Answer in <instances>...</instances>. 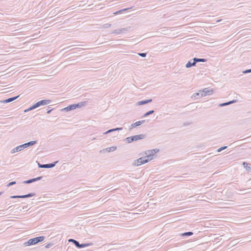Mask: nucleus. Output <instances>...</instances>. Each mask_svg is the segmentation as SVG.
Returning a JSON list of instances; mask_svg holds the SVG:
<instances>
[{
	"instance_id": "1",
	"label": "nucleus",
	"mask_w": 251,
	"mask_h": 251,
	"mask_svg": "<svg viewBox=\"0 0 251 251\" xmlns=\"http://www.w3.org/2000/svg\"><path fill=\"white\" fill-rule=\"evenodd\" d=\"M36 143H37V141H31L28 142L27 143H25L24 144H22L19 146H17L16 148L13 149L11 151V153H14L16 152L20 151L26 148L33 146V145H35Z\"/></svg>"
},
{
	"instance_id": "2",
	"label": "nucleus",
	"mask_w": 251,
	"mask_h": 251,
	"mask_svg": "<svg viewBox=\"0 0 251 251\" xmlns=\"http://www.w3.org/2000/svg\"><path fill=\"white\" fill-rule=\"evenodd\" d=\"M45 238V237L44 236H39L37 237H35L32 239L28 240L27 241L25 242L24 245V246H28L30 245H35L38 243H40L43 241Z\"/></svg>"
},
{
	"instance_id": "3",
	"label": "nucleus",
	"mask_w": 251,
	"mask_h": 251,
	"mask_svg": "<svg viewBox=\"0 0 251 251\" xmlns=\"http://www.w3.org/2000/svg\"><path fill=\"white\" fill-rule=\"evenodd\" d=\"M145 137L146 135L145 134H141L126 137L125 140H126L128 143H130L133 141H136L137 140L143 139Z\"/></svg>"
},
{
	"instance_id": "4",
	"label": "nucleus",
	"mask_w": 251,
	"mask_h": 251,
	"mask_svg": "<svg viewBox=\"0 0 251 251\" xmlns=\"http://www.w3.org/2000/svg\"><path fill=\"white\" fill-rule=\"evenodd\" d=\"M69 242H72L74 245L78 249L83 248L86 247L92 246L93 244L92 243L79 244V242L74 239H70L68 240Z\"/></svg>"
},
{
	"instance_id": "5",
	"label": "nucleus",
	"mask_w": 251,
	"mask_h": 251,
	"mask_svg": "<svg viewBox=\"0 0 251 251\" xmlns=\"http://www.w3.org/2000/svg\"><path fill=\"white\" fill-rule=\"evenodd\" d=\"M147 162H148V160L146 159V157L144 156L135 160L132 164L134 166H139Z\"/></svg>"
},
{
	"instance_id": "6",
	"label": "nucleus",
	"mask_w": 251,
	"mask_h": 251,
	"mask_svg": "<svg viewBox=\"0 0 251 251\" xmlns=\"http://www.w3.org/2000/svg\"><path fill=\"white\" fill-rule=\"evenodd\" d=\"M201 93V97H205L207 95H211L213 93L214 90L212 89H209L208 88H204L202 90H200Z\"/></svg>"
},
{
	"instance_id": "7",
	"label": "nucleus",
	"mask_w": 251,
	"mask_h": 251,
	"mask_svg": "<svg viewBox=\"0 0 251 251\" xmlns=\"http://www.w3.org/2000/svg\"><path fill=\"white\" fill-rule=\"evenodd\" d=\"M58 162V161H55L54 162L49 163V164H41L40 163L38 164V166L39 168H51L54 167L56 164Z\"/></svg>"
},
{
	"instance_id": "8",
	"label": "nucleus",
	"mask_w": 251,
	"mask_h": 251,
	"mask_svg": "<svg viewBox=\"0 0 251 251\" xmlns=\"http://www.w3.org/2000/svg\"><path fill=\"white\" fill-rule=\"evenodd\" d=\"M130 29V27H126L125 28H122L121 29H115L112 32V33L115 34H120L124 33Z\"/></svg>"
},
{
	"instance_id": "9",
	"label": "nucleus",
	"mask_w": 251,
	"mask_h": 251,
	"mask_svg": "<svg viewBox=\"0 0 251 251\" xmlns=\"http://www.w3.org/2000/svg\"><path fill=\"white\" fill-rule=\"evenodd\" d=\"M151 150H148L145 152V154L146 155V158L148 160V162L153 159L154 154L150 152Z\"/></svg>"
},
{
	"instance_id": "10",
	"label": "nucleus",
	"mask_w": 251,
	"mask_h": 251,
	"mask_svg": "<svg viewBox=\"0 0 251 251\" xmlns=\"http://www.w3.org/2000/svg\"><path fill=\"white\" fill-rule=\"evenodd\" d=\"M42 178H43L42 176H39V177H37L36 178H33L28 179L27 180H25L23 182V183L25 184L31 183L34 182L35 181L40 180L42 179Z\"/></svg>"
},
{
	"instance_id": "11",
	"label": "nucleus",
	"mask_w": 251,
	"mask_h": 251,
	"mask_svg": "<svg viewBox=\"0 0 251 251\" xmlns=\"http://www.w3.org/2000/svg\"><path fill=\"white\" fill-rule=\"evenodd\" d=\"M19 96H20V95L17 96H15V97H14L10 98L4 100H0V102H1V103H8V102H10L13 101V100H16Z\"/></svg>"
},
{
	"instance_id": "12",
	"label": "nucleus",
	"mask_w": 251,
	"mask_h": 251,
	"mask_svg": "<svg viewBox=\"0 0 251 251\" xmlns=\"http://www.w3.org/2000/svg\"><path fill=\"white\" fill-rule=\"evenodd\" d=\"M196 62L194 60V58L192 60L189 61L186 64L185 67L187 68H189L191 67L195 66L196 64Z\"/></svg>"
},
{
	"instance_id": "13",
	"label": "nucleus",
	"mask_w": 251,
	"mask_h": 251,
	"mask_svg": "<svg viewBox=\"0 0 251 251\" xmlns=\"http://www.w3.org/2000/svg\"><path fill=\"white\" fill-rule=\"evenodd\" d=\"M38 102L39 106H42V105H45L50 104L51 100H40Z\"/></svg>"
},
{
	"instance_id": "14",
	"label": "nucleus",
	"mask_w": 251,
	"mask_h": 251,
	"mask_svg": "<svg viewBox=\"0 0 251 251\" xmlns=\"http://www.w3.org/2000/svg\"><path fill=\"white\" fill-rule=\"evenodd\" d=\"M145 122V120L137 121V122H135V123L132 124L131 125V126L132 128L137 127L138 126L141 125L142 124L144 123Z\"/></svg>"
},
{
	"instance_id": "15",
	"label": "nucleus",
	"mask_w": 251,
	"mask_h": 251,
	"mask_svg": "<svg viewBox=\"0 0 251 251\" xmlns=\"http://www.w3.org/2000/svg\"><path fill=\"white\" fill-rule=\"evenodd\" d=\"M76 109L75 108V104L69 105V106L66 107L64 108L63 110L66 111H69L72 110H74Z\"/></svg>"
},
{
	"instance_id": "16",
	"label": "nucleus",
	"mask_w": 251,
	"mask_h": 251,
	"mask_svg": "<svg viewBox=\"0 0 251 251\" xmlns=\"http://www.w3.org/2000/svg\"><path fill=\"white\" fill-rule=\"evenodd\" d=\"M151 101H152V99H149V100L139 101L137 102V104L138 105H143V104H147V103H150V102H151Z\"/></svg>"
},
{
	"instance_id": "17",
	"label": "nucleus",
	"mask_w": 251,
	"mask_h": 251,
	"mask_svg": "<svg viewBox=\"0 0 251 251\" xmlns=\"http://www.w3.org/2000/svg\"><path fill=\"white\" fill-rule=\"evenodd\" d=\"M86 101H82L80 102H78L77 103H75V108H80L85 106L86 105Z\"/></svg>"
},
{
	"instance_id": "18",
	"label": "nucleus",
	"mask_w": 251,
	"mask_h": 251,
	"mask_svg": "<svg viewBox=\"0 0 251 251\" xmlns=\"http://www.w3.org/2000/svg\"><path fill=\"white\" fill-rule=\"evenodd\" d=\"M117 149V147L116 146H112L109 148H107L104 149V151L106 152H110L111 151H113Z\"/></svg>"
},
{
	"instance_id": "19",
	"label": "nucleus",
	"mask_w": 251,
	"mask_h": 251,
	"mask_svg": "<svg viewBox=\"0 0 251 251\" xmlns=\"http://www.w3.org/2000/svg\"><path fill=\"white\" fill-rule=\"evenodd\" d=\"M194 60H195V61L196 63H198V62H206L207 61V59H205V58H198L195 57L194 58Z\"/></svg>"
},
{
	"instance_id": "20",
	"label": "nucleus",
	"mask_w": 251,
	"mask_h": 251,
	"mask_svg": "<svg viewBox=\"0 0 251 251\" xmlns=\"http://www.w3.org/2000/svg\"><path fill=\"white\" fill-rule=\"evenodd\" d=\"M193 232H191V231H188V232H184V233H181L180 234L181 236L182 237H184V236H191L192 235H193Z\"/></svg>"
},
{
	"instance_id": "21",
	"label": "nucleus",
	"mask_w": 251,
	"mask_h": 251,
	"mask_svg": "<svg viewBox=\"0 0 251 251\" xmlns=\"http://www.w3.org/2000/svg\"><path fill=\"white\" fill-rule=\"evenodd\" d=\"M154 110H150V111H149L148 112H147L146 113H145L143 116H142V117H147L148 116L150 115H151L152 114H153L154 113Z\"/></svg>"
},
{
	"instance_id": "22",
	"label": "nucleus",
	"mask_w": 251,
	"mask_h": 251,
	"mask_svg": "<svg viewBox=\"0 0 251 251\" xmlns=\"http://www.w3.org/2000/svg\"><path fill=\"white\" fill-rule=\"evenodd\" d=\"M201 93L200 92H198V93H195L193 95L192 97H194L196 99H197L201 97Z\"/></svg>"
},
{
	"instance_id": "23",
	"label": "nucleus",
	"mask_w": 251,
	"mask_h": 251,
	"mask_svg": "<svg viewBox=\"0 0 251 251\" xmlns=\"http://www.w3.org/2000/svg\"><path fill=\"white\" fill-rule=\"evenodd\" d=\"M129 8H125V9H121V10H120L119 11H117L115 12H114L113 14L114 15H117V14H120L121 13H122L124 11H126L127 10H128Z\"/></svg>"
},
{
	"instance_id": "24",
	"label": "nucleus",
	"mask_w": 251,
	"mask_h": 251,
	"mask_svg": "<svg viewBox=\"0 0 251 251\" xmlns=\"http://www.w3.org/2000/svg\"><path fill=\"white\" fill-rule=\"evenodd\" d=\"M35 195V194L34 193H30L26 195H25V198H26L32 197L33 196H34Z\"/></svg>"
},
{
	"instance_id": "25",
	"label": "nucleus",
	"mask_w": 251,
	"mask_h": 251,
	"mask_svg": "<svg viewBox=\"0 0 251 251\" xmlns=\"http://www.w3.org/2000/svg\"><path fill=\"white\" fill-rule=\"evenodd\" d=\"M39 103H38V102H37L36 103H34V104H33L31 107V108L32 109H35L38 107H39Z\"/></svg>"
},
{
	"instance_id": "26",
	"label": "nucleus",
	"mask_w": 251,
	"mask_h": 251,
	"mask_svg": "<svg viewBox=\"0 0 251 251\" xmlns=\"http://www.w3.org/2000/svg\"><path fill=\"white\" fill-rule=\"evenodd\" d=\"M39 103H38V102H37L36 103H34V104H33L31 107V108L32 109H35L38 107H39Z\"/></svg>"
},
{
	"instance_id": "27",
	"label": "nucleus",
	"mask_w": 251,
	"mask_h": 251,
	"mask_svg": "<svg viewBox=\"0 0 251 251\" xmlns=\"http://www.w3.org/2000/svg\"><path fill=\"white\" fill-rule=\"evenodd\" d=\"M39 103H38V102H37L36 103H34V104H33L31 107V108L32 109H35L38 107H39Z\"/></svg>"
},
{
	"instance_id": "28",
	"label": "nucleus",
	"mask_w": 251,
	"mask_h": 251,
	"mask_svg": "<svg viewBox=\"0 0 251 251\" xmlns=\"http://www.w3.org/2000/svg\"><path fill=\"white\" fill-rule=\"evenodd\" d=\"M39 103H38V102H37L36 103H34V104H33L31 107V108L32 109H35L38 107H39Z\"/></svg>"
},
{
	"instance_id": "29",
	"label": "nucleus",
	"mask_w": 251,
	"mask_h": 251,
	"mask_svg": "<svg viewBox=\"0 0 251 251\" xmlns=\"http://www.w3.org/2000/svg\"><path fill=\"white\" fill-rule=\"evenodd\" d=\"M159 151V150L157 149H155L151 150L150 152H151L152 153L154 154L155 155V153L158 152Z\"/></svg>"
},
{
	"instance_id": "30",
	"label": "nucleus",
	"mask_w": 251,
	"mask_h": 251,
	"mask_svg": "<svg viewBox=\"0 0 251 251\" xmlns=\"http://www.w3.org/2000/svg\"><path fill=\"white\" fill-rule=\"evenodd\" d=\"M227 148V146H224V147H221L220 148L218 149L217 150V151L218 152H220L221 151H222L226 149Z\"/></svg>"
},
{
	"instance_id": "31",
	"label": "nucleus",
	"mask_w": 251,
	"mask_h": 251,
	"mask_svg": "<svg viewBox=\"0 0 251 251\" xmlns=\"http://www.w3.org/2000/svg\"><path fill=\"white\" fill-rule=\"evenodd\" d=\"M16 183V181H11L10 182H9V183H8L7 184V187H10L14 184H15Z\"/></svg>"
},
{
	"instance_id": "32",
	"label": "nucleus",
	"mask_w": 251,
	"mask_h": 251,
	"mask_svg": "<svg viewBox=\"0 0 251 251\" xmlns=\"http://www.w3.org/2000/svg\"><path fill=\"white\" fill-rule=\"evenodd\" d=\"M138 54L142 57H145L147 56V53H138Z\"/></svg>"
},
{
	"instance_id": "33",
	"label": "nucleus",
	"mask_w": 251,
	"mask_h": 251,
	"mask_svg": "<svg viewBox=\"0 0 251 251\" xmlns=\"http://www.w3.org/2000/svg\"><path fill=\"white\" fill-rule=\"evenodd\" d=\"M111 26V24H109V23L105 24L103 25V27H104V28H108V27H110Z\"/></svg>"
},
{
	"instance_id": "34",
	"label": "nucleus",
	"mask_w": 251,
	"mask_h": 251,
	"mask_svg": "<svg viewBox=\"0 0 251 251\" xmlns=\"http://www.w3.org/2000/svg\"><path fill=\"white\" fill-rule=\"evenodd\" d=\"M250 73H251V69L246 70L243 72V73L244 74H248Z\"/></svg>"
},
{
	"instance_id": "35",
	"label": "nucleus",
	"mask_w": 251,
	"mask_h": 251,
	"mask_svg": "<svg viewBox=\"0 0 251 251\" xmlns=\"http://www.w3.org/2000/svg\"><path fill=\"white\" fill-rule=\"evenodd\" d=\"M236 101V100H231V101H229L228 102H226V103L227 104V105H229V104H232V103H233L234 102H235Z\"/></svg>"
},
{
	"instance_id": "36",
	"label": "nucleus",
	"mask_w": 251,
	"mask_h": 251,
	"mask_svg": "<svg viewBox=\"0 0 251 251\" xmlns=\"http://www.w3.org/2000/svg\"><path fill=\"white\" fill-rule=\"evenodd\" d=\"M226 105H228L226 103V102H224V103H220L219 105V107H223V106H226Z\"/></svg>"
},
{
	"instance_id": "37",
	"label": "nucleus",
	"mask_w": 251,
	"mask_h": 251,
	"mask_svg": "<svg viewBox=\"0 0 251 251\" xmlns=\"http://www.w3.org/2000/svg\"><path fill=\"white\" fill-rule=\"evenodd\" d=\"M52 246H53V244H52V243H49V244H48L45 246V248H50V247H51Z\"/></svg>"
},
{
	"instance_id": "38",
	"label": "nucleus",
	"mask_w": 251,
	"mask_h": 251,
	"mask_svg": "<svg viewBox=\"0 0 251 251\" xmlns=\"http://www.w3.org/2000/svg\"><path fill=\"white\" fill-rule=\"evenodd\" d=\"M52 110L53 109H51L50 107H48L47 113L50 114Z\"/></svg>"
},
{
	"instance_id": "39",
	"label": "nucleus",
	"mask_w": 251,
	"mask_h": 251,
	"mask_svg": "<svg viewBox=\"0 0 251 251\" xmlns=\"http://www.w3.org/2000/svg\"><path fill=\"white\" fill-rule=\"evenodd\" d=\"M246 170L249 172H251V168L248 165L245 168Z\"/></svg>"
},
{
	"instance_id": "40",
	"label": "nucleus",
	"mask_w": 251,
	"mask_h": 251,
	"mask_svg": "<svg viewBox=\"0 0 251 251\" xmlns=\"http://www.w3.org/2000/svg\"><path fill=\"white\" fill-rule=\"evenodd\" d=\"M242 164L245 168L249 165L246 162H243Z\"/></svg>"
},
{
	"instance_id": "41",
	"label": "nucleus",
	"mask_w": 251,
	"mask_h": 251,
	"mask_svg": "<svg viewBox=\"0 0 251 251\" xmlns=\"http://www.w3.org/2000/svg\"><path fill=\"white\" fill-rule=\"evenodd\" d=\"M114 129H115V131H119V130H122L123 128L122 127H117V128H114Z\"/></svg>"
},
{
	"instance_id": "42",
	"label": "nucleus",
	"mask_w": 251,
	"mask_h": 251,
	"mask_svg": "<svg viewBox=\"0 0 251 251\" xmlns=\"http://www.w3.org/2000/svg\"><path fill=\"white\" fill-rule=\"evenodd\" d=\"M18 198H25V195H18Z\"/></svg>"
},
{
	"instance_id": "43",
	"label": "nucleus",
	"mask_w": 251,
	"mask_h": 251,
	"mask_svg": "<svg viewBox=\"0 0 251 251\" xmlns=\"http://www.w3.org/2000/svg\"><path fill=\"white\" fill-rule=\"evenodd\" d=\"M10 198L11 199H16V198H18V195H16V196H12L10 197Z\"/></svg>"
},
{
	"instance_id": "44",
	"label": "nucleus",
	"mask_w": 251,
	"mask_h": 251,
	"mask_svg": "<svg viewBox=\"0 0 251 251\" xmlns=\"http://www.w3.org/2000/svg\"><path fill=\"white\" fill-rule=\"evenodd\" d=\"M110 129L108 130L107 131H106L105 132H104L103 134H106L107 133H110L111 132L110 131Z\"/></svg>"
},
{
	"instance_id": "45",
	"label": "nucleus",
	"mask_w": 251,
	"mask_h": 251,
	"mask_svg": "<svg viewBox=\"0 0 251 251\" xmlns=\"http://www.w3.org/2000/svg\"><path fill=\"white\" fill-rule=\"evenodd\" d=\"M110 129L108 130L107 131H106L105 132H104L103 134H106L107 133H110L111 132L110 131Z\"/></svg>"
},
{
	"instance_id": "46",
	"label": "nucleus",
	"mask_w": 251,
	"mask_h": 251,
	"mask_svg": "<svg viewBox=\"0 0 251 251\" xmlns=\"http://www.w3.org/2000/svg\"><path fill=\"white\" fill-rule=\"evenodd\" d=\"M110 131L111 132H113V131H115V129H114V128H112V129H110Z\"/></svg>"
},
{
	"instance_id": "47",
	"label": "nucleus",
	"mask_w": 251,
	"mask_h": 251,
	"mask_svg": "<svg viewBox=\"0 0 251 251\" xmlns=\"http://www.w3.org/2000/svg\"><path fill=\"white\" fill-rule=\"evenodd\" d=\"M32 110V109L31 107V106L28 108V110L30 111V110Z\"/></svg>"
},
{
	"instance_id": "48",
	"label": "nucleus",
	"mask_w": 251,
	"mask_h": 251,
	"mask_svg": "<svg viewBox=\"0 0 251 251\" xmlns=\"http://www.w3.org/2000/svg\"><path fill=\"white\" fill-rule=\"evenodd\" d=\"M29 111V110H28V108H27V109H26L25 110L24 112H28V111Z\"/></svg>"
},
{
	"instance_id": "49",
	"label": "nucleus",
	"mask_w": 251,
	"mask_h": 251,
	"mask_svg": "<svg viewBox=\"0 0 251 251\" xmlns=\"http://www.w3.org/2000/svg\"><path fill=\"white\" fill-rule=\"evenodd\" d=\"M27 207V206H26L23 207V209H24L26 208Z\"/></svg>"
},
{
	"instance_id": "50",
	"label": "nucleus",
	"mask_w": 251,
	"mask_h": 251,
	"mask_svg": "<svg viewBox=\"0 0 251 251\" xmlns=\"http://www.w3.org/2000/svg\"><path fill=\"white\" fill-rule=\"evenodd\" d=\"M2 194H3V192H0V196H1Z\"/></svg>"
}]
</instances>
